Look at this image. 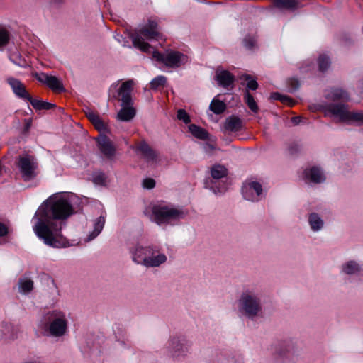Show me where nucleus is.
<instances>
[{
	"instance_id": "bb28decb",
	"label": "nucleus",
	"mask_w": 363,
	"mask_h": 363,
	"mask_svg": "<svg viewBox=\"0 0 363 363\" xmlns=\"http://www.w3.org/2000/svg\"><path fill=\"white\" fill-rule=\"evenodd\" d=\"M361 270V266L354 261H350L342 266V272L347 274H355Z\"/></svg>"
},
{
	"instance_id": "ea45409f",
	"label": "nucleus",
	"mask_w": 363,
	"mask_h": 363,
	"mask_svg": "<svg viewBox=\"0 0 363 363\" xmlns=\"http://www.w3.org/2000/svg\"><path fill=\"white\" fill-rule=\"evenodd\" d=\"M243 43L247 49H252L255 46L256 40L254 38L247 36L244 38Z\"/></svg>"
},
{
	"instance_id": "cd10ccee",
	"label": "nucleus",
	"mask_w": 363,
	"mask_h": 363,
	"mask_svg": "<svg viewBox=\"0 0 363 363\" xmlns=\"http://www.w3.org/2000/svg\"><path fill=\"white\" fill-rule=\"evenodd\" d=\"M46 84L54 91L62 92L65 91L61 81L55 76H50Z\"/></svg>"
},
{
	"instance_id": "2eb2a0df",
	"label": "nucleus",
	"mask_w": 363,
	"mask_h": 363,
	"mask_svg": "<svg viewBox=\"0 0 363 363\" xmlns=\"http://www.w3.org/2000/svg\"><path fill=\"white\" fill-rule=\"evenodd\" d=\"M97 145L101 152L108 159H113L116 155V147L112 141L106 135L97 139Z\"/></svg>"
},
{
	"instance_id": "f3484780",
	"label": "nucleus",
	"mask_w": 363,
	"mask_h": 363,
	"mask_svg": "<svg viewBox=\"0 0 363 363\" xmlns=\"http://www.w3.org/2000/svg\"><path fill=\"white\" fill-rule=\"evenodd\" d=\"M85 115L97 130L101 132L107 130V124L100 118L98 113L87 108Z\"/></svg>"
},
{
	"instance_id": "c85d7f7f",
	"label": "nucleus",
	"mask_w": 363,
	"mask_h": 363,
	"mask_svg": "<svg viewBox=\"0 0 363 363\" xmlns=\"http://www.w3.org/2000/svg\"><path fill=\"white\" fill-rule=\"evenodd\" d=\"M189 131L191 134L197 138L206 140L208 138V133L203 128L195 125L191 124L189 126Z\"/></svg>"
},
{
	"instance_id": "5701e85b",
	"label": "nucleus",
	"mask_w": 363,
	"mask_h": 363,
	"mask_svg": "<svg viewBox=\"0 0 363 363\" xmlns=\"http://www.w3.org/2000/svg\"><path fill=\"white\" fill-rule=\"evenodd\" d=\"M150 255H148V257H150V259H152L154 260L155 259H156L155 260L158 261H157V264L154 266H149V267H160L162 264L164 263L167 259V256L164 254L160 252V248L155 245H150Z\"/></svg>"
},
{
	"instance_id": "a18cd8bd",
	"label": "nucleus",
	"mask_w": 363,
	"mask_h": 363,
	"mask_svg": "<svg viewBox=\"0 0 363 363\" xmlns=\"http://www.w3.org/2000/svg\"><path fill=\"white\" fill-rule=\"evenodd\" d=\"M272 98L275 99V100H279L281 102L283 101H285V100H289V96L281 95V94H280L279 93H273L272 94Z\"/></svg>"
},
{
	"instance_id": "8fccbe9b",
	"label": "nucleus",
	"mask_w": 363,
	"mask_h": 363,
	"mask_svg": "<svg viewBox=\"0 0 363 363\" xmlns=\"http://www.w3.org/2000/svg\"><path fill=\"white\" fill-rule=\"evenodd\" d=\"M292 121L294 124H298L300 122V117H294Z\"/></svg>"
},
{
	"instance_id": "7c9ffc66",
	"label": "nucleus",
	"mask_w": 363,
	"mask_h": 363,
	"mask_svg": "<svg viewBox=\"0 0 363 363\" xmlns=\"http://www.w3.org/2000/svg\"><path fill=\"white\" fill-rule=\"evenodd\" d=\"M245 101L247 104L249 108L253 112V113H257L259 108L257 105L256 101L254 99V97L249 92L248 90H247L245 93Z\"/></svg>"
},
{
	"instance_id": "4be33fe9",
	"label": "nucleus",
	"mask_w": 363,
	"mask_h": 363,
	"mask_svg": "<svg viewBox=\"0 0 363 363\" xmlns=\"http://www.w3.org/2000/svg\"><path fill=\"white\" fill-rule=\"evenodd\" d=\"M242 120L240 118L234 116L228 118L224 124L225 130L231 132L239 131L242 129Z\"/></svg>"
},
{
	"instance_id": "c9c22d12",
	"label": "nucleus",
	"mask_w": 363,
	"mask_h": 363,
	"mask_svg": "<svg viewBox=\"0 0 363 363\" xmlns=\"http://www.w3.org/2000/svg\"><path fill=\"white\" fill-rule=\"evenodd\" d=\"M9 32L4 28H0V47L5 46L9 40Z\"/></svg>"
},
{
	"instance_id": "4c0bfd02",
	"label": "nucleus",
	"mask_w": 363,
	"mask_h": 363,
	"mask_svg": "<svg viewBox=\"0 0 363 363\" xmlns=\"http://www.w3.org/2000/svg\"><path fill=\"white\" fill-rule=\"evenodd\" d=\"M106 177L104 173L97 172L93 176V182L96 184L104 185L106 183Z\"/></svg>"
},
{
	"instance_id": "6e6552de",
	"label": "nucleus",
	"mask_w": 363,
	"mask_h": 363,
	"mask_svg": "<svg viewBox=\"0 0 363 363\" xmlns=\"http://www.w3.org/2000/svg\"><path fill=\"white\" fill-rule=\"evenodd\" d=\"M130 252L133 261L138 264L149 267V266H154L157 264L156 259H150L148 257L150 255V245L144 247L138 243L130 249Z\"/></svg>"
},
{
	"instance_id": "09e8293b",
	"label": "nucleus",
	"mask_w": 363,
	"mask_h": 363,
	"mask_svg": "<svg viewBox=\"0 0 363 363\" xmlns=\"http://www.w3.org/2000/svg\"><path fill=\"white\" fill-rule=\"evenodd\" d=\"M284 104H288L290 106H292L295 104L294 101L289 97V100H285L282 101Z\"/></svg>"
},
{
	"instance_id": "f704fd0d",
	"label": "nucleus",
	"mask_w": 363,
	"mask_h": 363,
	"mask_svg": "<svg viewBox=\"0 0 363 363\" xmlns=\"http://www.w3.org/2000/svg\"><path fill=\"white\" fill-rule=\"evenodd\" d=\"M330 64V62L328 57H327L325 55H322L319 57L318 67H319L320 71H322V72L325 71L329 67Z\"/></svg>"
},
{
	"instance_id": "f03ea898",
	"label": "nucleus",
	"mask_w": 363,
	"mask_h": 363,
	"mask_svg": "<svg viewBox=\"0 0 363 363\" xmlns=\"http://www.w3.org/2000/svg\"><path fill=\"white\" fill-rule=\"evenodd\" d=\"M162 34L159 31L157 23L153 20H149L147 25L141 28L138 32L131 35V40L134 47L145 52H150V45L144 41L142 36L147 40L157 39Z\"/></svg>"
},
{
	"instance_id": "58836bf2",
	"label": "nucleus",
	"mask_w": 363,
	"mask_h": 363,
	"mask_svg": "<svg viewBox=\"0 0 363 363\" xmlns=\"http://www.w3.org/2000/svg\"><path fill=\"white\" fill-rule=\"evenodd\" d=\"M242 78L247 81V87L248 89L256 90L258 88V83L255 80L251 79L249 74L244 75Z\"/></svg>"
},
{
	"instance_id": "a211bd4d",
	"label": "nucleus",
	"mask_w": 363,
	"mask_h": 363,
	"mask_svg": "<svg viewBox=\"0 0 363 363\" xmlns=\"http://www.w3.org/2000/svg\"><path fill=\"white\" fill-rule=\"evenodd\" d=\"M216 79L218 82L219 85L224 88H228L235 81L234 76L227 70H216Z\"/></svg>"
},
{
	"instance_id": "473e14b6",
	"label": "nucleus",
	"mask_w": 363,
	"mask_h": 363,
	"mask_svg": "<svg viewBox=\"0 0 363 363\" xmlns=\"http://www.w3.org/2000/svg\"><path fill=\"white\" fill-rule=\"evenodd\" d=\"M167 82V78L164 76H158L154 78L150 84V89L152 90H157L160 87H162Z\"/></svg>"
},
{
	"instance_id": "49530a36",
	"label": "nucleus",
	"mask_w": 363,
	"mask_h": 363,
	"mask_svg": "<svg viewBox=\"0 0 363 363\" xmlns=\"http://www.w3.org/2000/svg\"><path fill=\"white\" fill-rule=\"evenodd\" d=\"M299 150V145L296 143H293L289 145V151L291 155H294Z\"/></svg>"
},
{
	"instance_id": "aec40b11",
	"label": "nucleus",
	"mask_w": 363,
	"mask_h": 363,
	"mask_svg": "<svg viewBox=\"0 0 363 363\" xmlns=\"http://www.w3.org/2000/svg\"><path fill=\"white\" fill-rule=\"evenodd\" d=\"M133 106H121L122 108L118 112L117 118L121 121H130L136 114V110Z\"/></svg>"
},
{
	"instance_id": "a878e982",
	"label": "nucleus",
	"mask_w": 363,
	"mask_h": 363,
	"mask_svg": "<svg viewBox=\"0 0 363 363\" xmlns=\"http://www.w3.org/2000/svg\"><path fill=\"white\" fill-rule=\"evenodd\" d=\"M308 222L311 229L314 231L319 230L323 226V221L315 213L309 215Z\"/></svg>"
},
{
	"instance_id": "c03bdc74",
	"label": "nucleus",
	"mask_w": 363,
	"mask_h": 363,
	"mask_svg": "<svg viewBox=\"0 0 363 363\" xmlns=\"http://www.w3.org/2000/svg\"><path fill=\"white\" fill-rule=\"evenodd\" d=\"M50 77V76L47 74L41 73L40 74H37L36 78L39 82L46 84Z\"/></svg>"
},
{
	"instance_id": "9b49d317",
	"label": "nucleus",
	"mask_w": 363,
	"mask_h": 363,
	"mask_svg": "<svg viewBox=\"0 0 363 363\" xmlns=\"http://www.w3.org/2000/svg\"><path fill=\"white\" fill-rule=\"evenodd\" d=\"M191 343L184 338L174 337L169 342L170 352L174 357L186 354L190 347Z\"/></svg>"
},
{
	"instance_id": "1a4fd4ad",
	"label": "nucleus",
	"mask_w": 363,
	"mask_h": 363,
	"mask_svg": "<svg viewBox=\"0 0 363 363\" xmlns=\"http://www.w3.org/2000/svg\"><path fill=\"white\" fill-rule=\"evenodd\" d=\"M17 166L20 169L24 181H30L36 176L37 163L33 157L29 155L19 157Z\"/></svg>"
},
{
	"instance_id": "e433bc0d",
	"label": "nucleus",
	"mask_w": 363,
	"mask_h": 363,
	"mask_svg": "<svg viewBox=\"0 0 363 363\" xmlns=\"http://www.w3.org/2000/svg\"><path fill=\"white\" fill-rule=\"evenodd\" d=\"M177 118L179 121H182L185 124L191 122L190 116L184 109H179L177 113Z\"/></svg>"
},
{
	"instance_id": "4468645a",
	"label": "nucleus",
	"mask_w": 363,
	"mask_h": 363,
	"mask_svg": "<svg viewBox=\"0 0 363 363\" xmlns=\"http://www.w3.org/2000/svg\"><path fill=\"white\" fill-rule=\"evenodd\" d=\"M13 92L18 98L28 101L31 96L26 90V86L18 79L10 77L6 79Z\"/></svg>"
},
{
	"instance_id": "6ab92c4d",
	"label": "nucleus",
	"mask_w": 363,
	"mask_h": 363,
	"mask_svg": "<svg viewBox=\"0 0 363 363\" xmlns=\"http://www.w3.org/2000/svg\"><path fill=\"white\" fill-rule=\"evenodd\" d=\"M327 99L333 101H347L349 99L348 93L340 88H333L328 91L325 94Z\"/></svg>"
},
{
	"instance_id": "f8f14e48",
	"label": "nucleus",
	"mask_w": 363,
	"mask_h": 363,
	"mask_svg": "<svg viewBox=\"0 0 363 363\" xmlns=\"http://www.w3.org/2000/svg\"><path fill=\"white\" fill-rule=\"evenodd\" d=\"M242 193L246 200L257 201L262 193V185L257 182H250L244 184Z\"/></svg>"
},
{
	"instance_id": "0eeeda50",
	"label": "nucleus",
	"mask_w": 363,
	"mask_h": 363,
	"mask_svg": "<svg viewBox=\"0 0 363 363\" xmlns=\"http://www.w3.org/2000/svg\"><path fill=\"white\" fill-rule=\"evenodd\" d=\"M152 57L158 62H163L167 67L176 68L186 64L188 57L179 52L171 50L166 54H162L158 51H154Z\"/></svg>"
},
{
	"instance_id": "20e7f679",
	"label": "nucleus",
	"mask_w": 363,
	"mask_h": 363,
	"mask_svg": "<svg viewBox=\"0 0 363 363\" xmlns=\"http://www.w3.org/2000/svg\"><path fill=\"white\" fill-rule=\"evenodd\" d=\"M325 116H334L340 122L354 121L362 123L363 112L349 111L348 106L342 104H328L323 106Z\"/></svg>"
},
{
	"instance_id": "ddd939ff",
	"label": "nucleus",
	"mask_w": 363,
	"mask_h": 363,
	"mask_svg": "<svg viewBox=\"0 0 363 363\" xmlns=\"http://www.w3.org/2000/svg\"><path fill=\"white\" fill-rule=\"evenodd\" d=\"M134 82L128 80L122 83L118 89L119 100L121 101V106L133 105L132 92L133 90Z\"/></svg>"
},
{
	"instance_id": "c756f323",
	"label": "nucleus",
	"mask_w": 363,
	"mask_h": 363,
	"mask_svg": "<svg viewBox=\"0 0 363 363\" xmlns=\"http://www.w3.org/2000/svg\"><path fill=\"white\" fill-rule=\"evenodd\" d=\"M225 108V103L218 99H213L210 104V110L216 114L223 113Z\"/></svg>"
},
{
	"instance_id": "393cba45",
	"label": "nucleus",
	"mask_w": 363,
	"mask_h": 363,
	"mask_svg": "<svg viewBox=\"0 0 363 363\" xmlns=\"http://www.w3.org/2000/svg\"><path fill=\"white\" fill-rule=\"evenodd\" d=\"M105 224V218L99 216L94 223V229L88 236L86 241H91L99 235Z\"/></svg>"
},
{
	"instance_id": "423d86ee",
	"label": "nucleus",
	"mask_w": 363,
	"mask_h": 363,
	"mask_svg": "<svg viewBox=\"0 0 363 363\" xmlns=\"http://www.w3.org/2000/svg\"><path fill=\"white\" fill-rule=\"evenodd\" d=\"M48 330L53 337L65 335L68 328L66 314L60 311L54 310L47 313Z\"/></svg>"
},
{
	"instance_id": "dca6fc26",
	"label": "nucleus",
	"mask_w": 363,
	"mask_h": 363,
	"mask_svg": "<svg viewBox=\"0 0 363 363\" xmlns=\"http://www.w3.org/2000/svg\"><path fill=\"white\" fill-rule=\"evenodd\" d=\"M137 151L140 152L147 162H157L158 154L145 141L142 140L136 145Z\"/></svg>"
},
{
	"instance_id": "39448f33",
	"label": "nucleus",
	"mask_w": 363,
	"mask_h": 363,
	"mask_svg": "<svg viewBox=\"0 0 363 363\" xmlns=\"http://www.w3.org/2000/svg\"><path fill=\"white\" fill-rule=\"evenodd\" d=\"M240 312L250 318H254L262 313L260 298L250 291H244L239 300Z\"/></svg>"
},
{
	"instance_id": "72a5a7b5",
	"label": "nucleus",
	"mask_w": 363,
	"mask_h": 363,
	"mask_svg": "<svg viewBox=\"0 0 363 363\" xmlns=\"http://www.w3.org/2000/svg\"><path fill=\"white\" fill-rule=\"evenodd\" d=\"M19 287L23 292H30L33 287V282L29 279H21L19 280Z\"/></svg>"
},
{
	"instance_id": "de8ad7c7",
	"label": "nucleus",
	"mask_w": 363,
	"mask_h": 363,
	"mask_svg": "<svg viewBox=\"0 0 363 363\" xmlns=\"http://www.w3.org/2000/svg\"><path fill=\"white\" fill-rule=\"evenodd\" d=\"M8 233L7 227L2 223H0V236H4Z\"/></svg>"
},
{
	"instance_id": "a19ab883",
	"label": "nucleus",
	"mask_w": 363,
	"mask_h": 363,
	"mask_svg": "<svg viewBox=\"0 0 363 363\" xmlns=\"http://www.w3.org/2000/svg\"><path fill=\"white\" fill-rule=\"evenodd\" d=\"M289 345L285 344H280L276 347V352L279 356H284L287 352H289Z\"/></svg>"
},
{
	"instance_id": "412c9836",
	"label": "nucleus",
	"mask_w": 363,
	"mask_h": 363,
	"mask_svg": "<svg viewBox=\"0 0 363 363\" xmlns=\"http://www.w3.org/2000/svg\"><path fill=\"white\" fill-rule=\"evenodd\" d=\"M305 177L311 182L314 183H321L325 180L321 170L317 167H313L311 169L304 171Z\"/></svg>"
},
{
	"instance_id": "7ed1b4c3",
	"label": "nucleus",
	"mask_w": 363,
	"mask_h": 363,
	"mask_svg": "<svg viewBox=\"0 0 363 363\" xmlns=\"http://www.w3.org/2000/svg\"><path fill=\"white\" fill-rule=\"evenodd\" d=\"M152 212L154 220L158 225L169 224L186 216V213L182 209L162 204L153 206Z\"/></svg>"
},
{
	"instance_id": "79ce46f5",
	"label": "nucleus",
	"mask_w": 363,
	"mask_h": 363,
	"mask_svg": "<svg viewBox=\"0 0 363 363\" xmlns=\"http://www.w3.org/2000/svg\"><path fill=\"white\" fill-rule=\"evenodd\" d=\"M287 83L292 91L296 90L300 86L298 80L296 78L289 79Z\"/></svg>"
},
{
	"instance_id": "f257e3e1",
	"label": "nucleus",
	"mask_w": 363,
	"mask_h": 363,
	"mask_svg": "<svg viewBox=\"0 0 363 363\" xmlns=\"http://www.w3.org/2000/svg\"><path fill=\"white\" fill-rule=\"evenodd\" d=\"M74 213L69 201L63 195L55 194L46 199L35 214L37 222L33 227L36 235L52 247L68 246V241L62 234L65 220Z\"/></svg>"
},
{
	"instance_id": "9d476101",
	"label": "nucleus",
	"mask_w": 363,
	"mask_h": 363,
	"mask_svg": "<svg viewBox=\"0 0 363 363\" xmlns=\"http://www.w3.org/2000/svg\"><path fill=\"white\" fill-rule=\"evenodd\" d=\"M211 174L213 179L215 181L224 178L226 179L228 175V169L223 165L215 164L211 167ZM212 189L215 193H223L225 192L228 189V184L226 182H222V184H219L218 186L216 185V182H212Z\"/></svg>"
},
{
	"instance_id": "2f4dec72",
	"label": "nucleus",
	"mask_w": 363,
	"mask_h": 363,
	"mask_svg": "<svg viewBox=\"0 0 363 363\" xmlns=\"http://www.w3.org/2000/svg\"><path fill=\"white\" fill-rule=\"evenodd\" d=\"M275 6L281 9H295L297 2L296 0H274Z\"/></svg>"
},
{
	"instance_id": "b1692460",
	"label": "nucleus",
	"mask_w": 363,
	"mask_h": 363,
	"mask_svg": "<svg viewBox=\"0 0 363 363\" xmlns=\"http://www.w3.org/2000/svg\"><path fill=\"white\" fill-rule=\"evenodd\" d=\"M28 101H29L32 106L37 111L50 110L55 107V104H54L35 99L32 96L30 97V99H28Z\"/></svg>"
},
{
	"instance_id": "37998d69",
	"label": "nucleus",
	"mask_w": 363,
	"mask_h": 363,
	"mask_svg": "<svg viewBox=\"0 0 363 363\" xmlns=\"http://www.w3.org/2000/svg\"><path fill=\"white\" fill-rule=\"evenodd\" d=\"M143 187L147 189H151L155 186V181L152 178H147L143 180Z\"/></svg>"
}]
</instances>
